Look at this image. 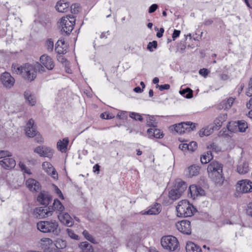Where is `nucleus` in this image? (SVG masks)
<instances>
[{
	"mask_svg": "<svg viewBox=\"0 0 252 252\" xmlns=\"http://www.w3.org/2000/svg\"><path fill=\"white\" fill-rule=\"evenodd\" d=\"M213 158L212 153L210 151H208L202 155L200 158V161L202 163L206 164L209 162Z\"/></svg>",
	"mask_w": 252,
	"mask_h": 252,
	"instance_id": "obj_35",
	"label": "nucleus"
},
{
	"mask_svg": "<svg viewBox=\"0 0 252 252\" xmlns=\"http://www.w3.org/2000/svg\"><path fill=\"white\" fill-rule=\"evenodd\" d=\"M164 29L162 28H161L159 30V31L157 32V36L158 38H160L162 36L163 33L164 32Z\"/></svg>",
	"mask_w": 252,
	"mask_h": 252,
	"instance_id": "obj_59",
	"label": "nucleus"
},
{
	"mask_svg": "<svg viewBox=\"0 0 252 252\" xmlns=\"http://www.w3.org/2000/svg\"><path fill=\"white\" fill-rule=\"evenodd\" d=\"M38 230L43 233H52L57 235L59 233V223L54 220L47 221H40L36 224Z\"/></svg>",
	"mask_w": 252,
	"mask_h": 252,
	"instance_id": "obj_3",
	"label": "nucleus"
},
{
	"mask_svg": "<svg viewBox=\"0 0 252 252\" xmlns=\"http://www.w3.org/2000/svg\"><path fill=\"white\" fill-rule=\"evenodd\" d=\"M163 133L158 129H155L153 131V137L156 138H161L163 137Z\"/></svg>",
	"mask_w": 252,
	"mask_h": 252,
	"instance_id": "obj_46",
	"label": "nucleus"
},
{
	"mask_svg": "<svg viewBox=\"0 0 252 252\" xmlns=\"http://www.w3.org/2000/svg\"><path fill=\"white\" fill-rule=\"evenodd\" d=\"M214 129H215V128H214V126H208L206 128L201 129L199 131V134L201 137L209 136L213 133Z\"/></svg>",
	"mask_w": 252,
	"mask_h": 252,
	"instance_id": "obj_34",
	"label": "nucleus"
},
{
	"mask_svg": "<svg viewBox=\"0 0 252 252\" xmlns=\"http://www.w3.org/2000/svg\"><path fill=\"white\" fill-rule=\"evenodd\" d=\"M66 233L68 236L71 239L74 240H79V236L75 233L73 230L70 228H67L66 229Z\"/></svg>",
	"mask_w": 252,
	"mask_h": 252,
	"instance_id": "obj_39",
	"label": "nucleus"
},
{
	"mask_svg": "<svg viewBox=\"0 0 252 252\" xmlns=\"http://www.w3.org/2000/svg\"><path fill=\"white\" fill-rule=\"evenodd\" d=\"M157 47V42L156 41H153L149 43L147 46V49L150 51H152V48H156Z\"/></svg>",
	"mask_w": 252,
	"mask_h": 252,
	"instance_id": "obj_50",
	"label": "nucleus"
},
{
	"mask_svg": "<svg viewBox=\"0 0 252 252\" xmlns=\"http://www.w3.org/2000/svg\"><path fill=\"white\" fill-rule=\"evenodd\" d=\"M237 170L240 174H245L248 173L249 171L248 163L244 160H241L239 162Z\"/></svg>",
	"mask_w": 252,
	"mask_h": 252,
	"instance_id": "obj_26",
	"label": "nucleus"
},
{
	"mask_svg": "<svg viewBox=\"0 0 252 252\" xmlns=\"http://www.w3.org/2000/svg\"><path fill=\"white\" fill-rule=\"evenodd\" d=\"M24 98L31 106H34L36 103V99L34 94H32L30 91H26L24 93Z\"/></svg>",
	"mask_w": 252,
	"mask_h": 252,
	"instance_id": "obj_28",
	"label": "nucleus"
},
{
	"mask_svg": "<svg viewBox=\"0 0 252 252\" xmlns=\"http://www.w3.org/2000/svg\"><path fill=\"white\" fill-rule=\"evenodd\" d=\"M134 91L137 93H140L142 92V90L139 87H135L134 89Z\"/></svg>",
	"mask_w": 252,
	"mask_h": 252,
	"instance_id": "obj_61",
	"label": "nucleus"
},
{
	"mask_svg": "<svg viewBox=\"0 0 252 252\" xmlns=\"http://www.w3.org/2000/svg\"><path fill=\"white\" fill-rule=\"evenodd\" d=\"M53 211L49 208L46 207H37L33 211V215L35 218L38 219H43L52 216Z\"/></svg>",
	"mask_w": 252,
	"mask_h": 252,
	"instance_id": "obj_10",
	"label": "nucleus"
},
{
	"mask_svg": "<svg viewBox=\"0 0 252 252\" xmlns=\"http://www.w3.org/2000/svg\"><path fill=\"white\" fill-rule=\"evenodd\" d=\"M235 98L230 97L227 99H224L219 104L218 107L220 109L227 110L230 109L234 103Z\"/></svg>",
	"mask_w": 252,
	"mask_h": 252,
	"instance_id": "obj_22",
	"label": "nucleus"
},
{
	"mask_svg": "<svg viewBox=\"0 0 252 252\" xmlns=\"http://www.w3.org/2000/svg\"><path fill=\"white\" fill-rule=\"evenodd\" d=\"M83 235L85 237V238L88 241H90L93 243H95V240L94 239V238L93 237L92 235H91L89 233V232L87 230H84L83 232Z\"/></svg>",
	"mask_w": 252,
	"mask_h": 252,
	"instance_id": "obj_41",
	"label": "nucleus"
},
{
	"mask_svg": "<svg viewBox=\"0 0 252 252\" xmlns=\"http://www.w3.org/2000/svg\"><path fill=\"white\" fill-rule=\"evenodd\" d=\"M69 4L63 1H59L57 2L56 8L59 12H66L68 9Z\"/></svg>",
	"mask_w": 252,
	"mask_h": 252,
	"instance_id": "obj_32",
	"label": "nucleus"
},
{
	"mask_svg": "<svg viewBox=\"0 0 252 252\" xmlns=\"http://www.w3.org/2000/svg\"><path fill=\"white\" fill-rule=\"evenodd\" d=\"M0 165L4 169H10L15 166L16 162L14 158L11 157H7L0 160Z\"/></svg>",
	"mask_w": 252,
	"mask_h": 252,
	"instance_id": "obj_20",
	"label": "nucleus"
},
{
	"mask_svg": "<svg viewBox=\"0 0 252 252\" xmlns=\"http://www.w3.org/2000/svg\"><path fill=\"white\" fill-rule=\"evenodd\" d=\"M162 247L169 252H176L179 250V244L177 239L173 236L168 235L161 239Z\"/></svg>",
	"mask_w": 252,
	"mask_h": 252,
	"instance_id": "obj_6",
	"label": "nucleus"
},
{
	"mask_svg": "<svg viewBox=\"0 0 252 252\" xmlns=\"http://www.w3.org/2000/svg\"><path fill=\"white\" fill-rule=\"evenodd\" d=\"M161 211V205L158 203H156L153 206L147 211H142V215H156L158 214Z\"/></svg>",
	"mask_w": 252,
	"mask_h": 252,
	"instance_id": "obj_24",
	"label": "nucleus"
},
{
	"mask_svg": "<svg viewBox=\"0 0 252 252\" xmlns=\"http://www.w3.org/2000/svg\"><path fill=\"white\" fill-rule=\"evenodd\" d=\"M55 245L57 249H62L65 248L66 247L67 242L65 240L63 239L58 238L55 241Z\"/></svg>",
	"mask_w": 252,
	"mask_h": 252,
	"instance_id": "obj_36",
	"label": "nucleus"
},
{
	"mask_svg": "<svg viewBox=\"0 0 252 252\" xmlns=\"http://www.w3.org/2000/svg\"><path fill=\"white\" fill-rule=\"evenodd\" d=\"M186 250L187 252H202L201 248L191 242H189L187 243Z\"/></svg>",
	"mask_w": 252,
	"mask_h": 252,
	"instance_id": "obj_31",
	"label": "nucleus"
},
{
	"mask_svg": "<svg viewBox=\"0 0 252 252\" xmlns=\"http://www.w3.org/2000/svg\"><path fill=\"white\" fill-rule=\"evenodd\" d=\"M0 81L3 87L7 89L11 88L14 85L15 82L14 77L7 72H5L1 74Z\"/></svg>",
	"mask_w": 252,
	"mask_h": 252,
	"instance_id": "obj_9",
	"label": "nucleus"
},
{
	"mask_svg": "<svg viewBox=\"0 0 252 252\" xmlns=\"http://www.w3.org/2000/svg\"><path fill=\"white\" fill-rule=\"evenodd\" d=\"M209 177L216 185L221 186L224 181L222 175V165L221 163L213 161L209 163L207 167Z\"/></svg>",
	"mask_w": 252,
	"mask_h": 252,
	"instance_id": "obj_2",
	"label": "nucleus"
},
{
	"mask_svg": "<svg viewBox=\"0 0 252 252\" xmlns=\"http://www.w3.org/2000/svg\"><path fill=\"white\" fill-rule=\"evenodd\" d=\"M55 188V191L56 194L58 195L59 197L62 199H64L63 195L61 191V190L56 186H54Z\"/></svg>",
	"mask_w": 252,
	"mask_h": 252,
	"instance_id": "obj_51",
	"label": "nucleus"
},
{
	"mask_svg": "<svg viewBox=\"0 0 252 252\" xmlns=\"http://www.w3.org/2000/svg\"><path fill=\"white\" fill-rule=\"evenodd\" d=\"M68 143V138H64L62 140H60L57 144V149L62 153H65L67 151Z\"/></svg>",
	"mask_w": 252,
	"mask_h": 252,
	"instance_id": "obj_27",
	"label": "nucleus"
},
{
	"mask_svg": "<svg viewBox=\"0 0 252 252\" xmlns=\"http://www.w3.org/2000/svg\"><path fill=\"white\" fill-rule=\"evenodd\" d=\"M129 117L135 120H138L139 121H142L143 120L142 116L139 113L132 112L129 114Z\"/></svg>",
	"mask_w": 252,
	"mask_h": 252,
	"instance_id": "obj_44",
	"label": "nucleus"
},
{
	"mask_svg": "<svg viewBox=\"0 0 252 252\" xmlns=\"http://www.w3.org/2000/svg\"><path fill=\"white\" fill-rule=\"evenodd\" d=\"M75 20L72 16L62 17L58 23V26L62 32L69 34L73 30Z\"/></svg>",
	"mask_w": 252,
	"mask_h": 252,
	"instance_id": "obj_7",
	"label": "nucleus"
},
{
	"mask_svg": "<svg viewBox=\"0 0 252 252\" xmlns=\"http://www.w3.org/2000/svg\"><path fill=\"white\" fill-rule=\"evenodd\" d=\"M227 118V114H221L220 115L214 122V128L215 130L219 129L222 126V124L226 121Z\"/></svg>",
	"mask_w": 252,
	"mask_h": 252,
	"instance_id": "obj_23",
	"label": "nucleus"
},
{
	"mask_svg": "<svg viewBox=\"0 0 252 252\" xmlns=\"http://www.w3.org/2000/svg\"><path fill=\"white\" fill-rule=\"evenodd\" d=\"M155 129V127H153V128H150L148 129L147 133L148 134V136L149 138H153V131Z\"/></svg>",
	"mask_w": 252,
	"mask_h": 252,
	"instance_id": "obj_58",
	"label": "nucleus"
},
{
	"mask_svg": "<svg viewBox=\"0 0 252 252\" xmlns=\"http://www.w3.org/2000/svg\"><path fill=\"white\" fill-rule=\"evenodd\" d=\"M246 94L249 96H252V77L249 81L248 87L246 91Z\"/></svg>",
	"mask_w": 252,
	"mask_h": 252,
	"instance_id": "obj_47",
	"label": "nucleus"
},
{
	"mask_svg": "<svg viewBox=\"0 0 252 252\" xmlns=\"http://www.w3.org/2000/svg\"><path fill=\"white\" fill-rule=\"evenodd\" d=\"M46 47L48 52H51L54 48V42L51 39H48L46 42Z\"/></svg>",
	"mask_w": 252,
	"mask_h": 252,
	"instance_id": "obj_42",
	"label": "nucleus"
},
{
	"mask_svg": "<svg viewBox=\"0 0 252 252\" xmlns=\"http://www.w3.org/2000/svg\"><path fill=\"white\" fill-rule=\"evenodd\" d=\"M154 84H158L159 82V79L158 77H155L153 80Z\"/></svg>",
	"mask_w": 252,
	"mask_h": 252,
	"instance_id": "obj_64",
	"label": "nucleus"
},
{
	"mask_svg": "<svg viewBox=\"0 0 252 252\" xmlns=\"http://www.w3.org/2000/svg\"><path fill=\"white\" fill-rule=\"evenodd\" d=\"M247 106L249 109L252 108V99H251L249 102L247 103Z\"/></svg>",
	"mask_w": 252,
	"mask_h": 252,
	"instance_id": "obj_62",
	"label": "nucleus"
},
{
	"mask_svg": "<svg viewBox=\"0 0 252 252\" xmlns=\"http://www.w3.org/2000/svg\"><path fill=\"white\" fill-rule=\"evenodd\" d=\"M13 73L20 75L23 78L28 81H32L36 77V71L42 73L45 69L39 63L34 65L25 63L22 65L18 64H13L11 66Z\"/></svg>",
	"mask_w": 252,
	"mask_h": 252,
	"instance_id": "obj_1",
	"label": "nucleus"
},
{
	"mask_svg": "<svg viewBox=\"0 0 252 252\" xmlns=\"http://www.w3.org/2000/svg\"><path fill=\"white\" fill-rule=\"evenodd\" d=\"M39 63L44 68H47L49 70H52L54 66L55 63L52 58L46 54L42 55L40 58Z\"/></svg>",
	"mask_w": 252,
	"mask_h": 252,
	"instance_id": "obj_15",
	"label": "nucleus"
},
{
	"mask_svg": "<svg viewBox=\"0 0 252 252\" xmlns=\"http://www.w3.org/2000/svg\"><path fill=\"white\" fill-rule=\"evenodd\" d=\"M146 117V123L148 126L156 127L157 126V122L155 119V117L152 116L145 115Z\"/></svg>",
	"mask_w": 252,
	"mask_h": 252,
	"instance_id": "obj_37",
	"label": "nucleus"
},
{
	"mask_svg": "<svg viewBox=\"0 0 252 252\" xmlns=\"http://www.w3.org/2000/svg\"><path fill=\"white\" fill-rule=\"evenodd\" d=\"M52 199L51 196L48 192L41 191L37 196L38 202L43 205H48Z\"/></svg>",
	"mask_w": 252,
	"mask_h": 252,
	"instance_id": "obj_18",
	"label": "nucleus"
},
{
	"mask_svg": "<svg viewBox=\"0 0 252 252\" xmlns=\"http://www.w3.org/2000/svg\"><path fill=\"white\" fill-rule=\"evenodd\" d=\"M34 152L40 157H46L51 158L54 154V151L50 147L45 146H39L36 147Z\"/></svg>",
	"mask_w": 252,
	"mask_h": 252,
	"instance_id": "obj_13",
	"label": "nucleus"
},
{
	"mask_svg": "<svg viewBox=\"0 0 252 252\" xmlns=\"http://www.w3.org/2000/svg\"><path fill=\"white\" fill-rule=\"evenodd\" d=\"M19 165L22 171H23L25 173H27L28 174H31L30 169L26 167V166L24 164L23 162L20 161L19 163Z\"/></svg>",
	"mask_w": 252,
	"mask_h": 252,
	"instance_id": "obj_49",
	"label": "nucleus"
},
{
	"mask_svg": "<svg viewBox=\"0 0 252 252\" xmlns=\"http://www.w3.org/2000/svg\"><path fill=\"white\" fill-rule=\"evenodd\" d=\"M52 211H56L60 214L64 209L63 205L62 203L57 199H55L53 204Z\"/></svg>",
	"mask_w": 252,
	"mask_h": 252,
	"instance_id": "obj_33",
	"label": "nucleus"
},
{
	"mask_svg": "<svg viewBox=\"0 0 252 252\" xmlns=\"http://www.w3.org/2000/svg\"><path fill=\"white\" fill-rule=\"evenodd\" d=\"M158 7V5L157 4H153L149 9V13H152L155 12Z\"/></svg>",
	"mask_w": 252,
	"mask_h": 252,
	"instance_id": "obj_54",
	"label": "nucleus"
},
{
	"mask_svg": "<svg viewBox=\"0 0 252 252\" xmlns=\"http://www.w3.org/2000/svg\"><path fill=\"white\" fill-rule=\"evenodd\" d=\"M160 91H162L164 90H168L170 88V85L168 84H164L162 85H158Z\"/></svg>",
	"mask_w": 252,
	"mask_h": 252,
	"instance_id": "obj_55",
	"label": "nucleus"
},
{
	"mask_svg": "<svg viewBox=\"0 0 252 252\" xmlns=\"http://www.w3.org/2000/svg\"><path fill=\"white\" fill-rule=\"evenodd\" d=\"M188 150L190 152L194 151L197 148V143L196 142L191 141L188 143Z\"/></svg>",
	"mask_w": 252,
	"mask_h": 252,
	"instance_id": "obj_43",
	"label": "nucleus"
},
{
	"mask_svg": "<svg viewBox=\"0 0 252 252\" xmlns=\"http://www.w3.org/2000/svg\"><path fill=\"white\" fill-rule=\"evenodd\" d=\"M187 188V185L184 182H179L168 193L169 197L172 200H176L180 197L182 194Z\"/></svg>",
	"mask_w": 252,
	"mask_h": 252,
	"instance_id": "obj_8",
	"label": "nucleus"
},
{
	"mask_svg": "<svg viewBox=\"0 0 252 252\" xmlns=\"http://www.w3.org/2000/svg\"><path fill=\"white\" fill-rule=\"evenodd\" d=\"M209 73V71L206 68L201 69L199 71V74L204 77H206Z\"/></svg>",
	"mask_w": 252,
	"mask_h": 252,
	"instance_id": "obj_52",
	"label": "nucleus"
},
{
	"mask_svg": "<svg viewBox=\"0 0 252 252\" xmlns=\"http://www.w3.org/2000/svg\"><path fill=\"white\" fill-rule=\"evenodd\" d=\"M12 154L8 151H0V159H4L7 157H11Z\"/></svg>",
	"mask_w": 252,
	"mask_h": 252,
	"instance_id": "obj_45",
	"label": "nucleus"
},
{
	"mask_svg": "<svg viewBox=\"0 0 252 252\" xmlns=\"http://www.w3.org/2000/svg\"><path fill=\"white\" fill-rule=\"evenodd\" d=\"M26 184L31 191H36L40 188L39 183L33 179H29L27 180Z\"/></svg>",
	"mask_w": 252,
	"mask_h": 252,
	"instance_id": "obj_25",
	"label": "nucleus"
},
{
	"mask_svg": "<svg viewBox=\"0 0 252 252\" xmlns=\"http://www.w3.org/2000/svg\"><path fill=\"white\" fill-rule=\"evenodd\" d=\"M194 127V124L189 122L181 123L174 126L175 130L180 134L186 132H190L192 130Z\"/></svg>",
	"mask_w": 252,
	"mask_h": 252,
	"instance_id": "obj_11",
	"label": "nucleus"
},
{
	"mask_svg": "<svg viewBox=\"0 0 252 252\" xmlns=\"http://www.w3.org/2000/svg\"><path fill=\"white\" fill-rule=\"evenodd\" d=\"M239 191L246 193L252 191V182L249 180H243L238 182L236 186Z\"/></svg>",
	"mask_w": 252,
	"mask_h": 252,
	"instance_id": "obj_14",
	"label": "nucleus"
},
{
	"mask_svg": "<svg viewBox=\"0 0 252 252\" xmlns=\"http://www.w3.org/2000/svg\"><path fill=\"white\" fill-rule=\"evenodd\" d=\"M126 112L121 111L118 113L117 117L120 119H124L126 117Z\"/></svg>",
	"mask_w": 252,
	"mask_h": 252,
	"instance_id": "obj_53",
	"label": "nucleus"
},
{
	"mask_svg": "<svg viewBox=\"0 0 252 252\" xmlns=\"http://www.w3.org/2000/svg\"><path fill=\"white\" fill-rule=\"evenodd\" d=\"M100 117H101V118H102L103 119L108 120V119H111L114 118V116L110 113H109L107 112H104V113L101 114Z\"/></svg>",
	"mask_w": 252,
	"mask_h": 252,
	"instance_id": "obj_48",
	"label": "nucleus"
},
{
	"mask_svg": "<svg viewBox=\"0 0 252 252\" xmlns=\"http://www.w3.org/2000/svg\"><path fill=\"white\" fill-rule=\"evenodd\" d=\"M179 93L187 98H191L192 97V91L189 88L180 90Z\"/></svg>",
	"mask_w": 252,
	"mask_h": 252,
	"instance_id": "obj_38",
	"label": "nucleus"
},
{
	"mask_svg": "<svg viewBox=\"0 0 252 252\" xmlns=\"http://www.w3.org/2000/svg\"><path fill=\"white\" fill-rule=\"evenodd\" d=\"M189 190L191 197L194 199L198 196H202L205 195V191L199 186L195 185H192L189 188Z\"/></svg>",
	"mask_w": 252,
	"mask_h": 252,
	"instance_id": "obj_16",
	"label": "nucleus"
},
{
	"mask_svg": "<svg viewBox=\"0 0 252 252\" xmlns=\"http://www.w3.org/2000/svg\"><path fill=\"white\" fill-rule=\"evenodd\" d=\"M248 213L252 217V202L249 204V209L248 210Z\"/></svg>",
	"mask_w": 252,
	"mask_h": 252,
	"instance_id": "obj_60",
	"label": "nucleus"
},
{
	"mask_svg": "<svg viewBox=\"0 0 252 252\" xmlns=\"http://www.w3.org/2000/svg\"><path fill=\"white\" fill-rule=\"evenodd\" d=\"M236 127H238V131L244 132L248 128V126L247 123L244 121H238L237 122L231 123L229 122L227 125V130L222 129L220 131V135L222 136L227 137L229 136L228 131L235 132L237 131Z\"/></svg>",
	"mask_w": 252,
	"mask_h": 252,
	"instance_id": "obj_5",
	"label": "nucleus"
},
{
	"mask_svg": "<svg viewBox=\"0 0 252 252\" xmlns=\"http://www.w3.org/2000/svg\"><path fill=\"white\" fill-rule=\"evenodd\" d=\"M180 34V31L178 30H175L172 34V38L173 40H175L177 37H178Z\"/></svg>",
	"mask_w": 252,
	"mask_h": 252,
	"instance_id": "obj_56",
	"label": "nucleus"
},
{
	"mask_svg": "<svg viewBox=\"0 0 252 252\" xmlns=\"http://www.w3.org/2000/svg\"><path fill=\"white\" fill-rule=\"evenodd\" d=\"M34 121L30 119L27 124L26 133L29 137H33L36 134V131L34 126Z\"/></svg>",
	"mask_w": 252,
	"mask_h": 252,
	"instance_id": "obj_21",
	"label": "nucleus"
},
{
	"mask_svg": "<svg viewBox=\"0 0 252 252\" xmlns=\"http://www.w3.org/2000/svg\"><path fill=\"white\" fill-rule=\"evenodd\" d=\"M58 217L60 221L64 225L68 227H70L73 225V220L68 213H62L58 215Z\"/></svg>",
	"mask_w": 252,
	"mask_h": 252,
	"instance_id": "obj_19",
	"label": "nucleus"
},
{
	"mask_svg": "<svg viewBox=\"0 0 252 252\" xmlns=\"http://www.w3.org/2000/svg\"><path fill=\"white\" fill-rule=\"evenodd\" d=\"M179 147L182 151H185L186 150H188V143H182L179 145Z\"/></svg>",
	"mask_w": 252,
	"mask_h": 252,
	"instance_id": "obj_57",
	"label": "nucleus"
},
{
	"mask_svg": "<svg viewBox=\"0 0 252 252\" xmlns=\"http://www.w3.org/2000/svg\"><path fill=\"white\" fill-rule=\"evenodd\" d=\"M94 172H95L96 171H99V166L98 164H95L94 166Z\"/></svg>",
	"mask_w": 252,
	"mask_h": 252,
	"instance_id": "obj_63",
	"label": "nucleus"
},
{
	"mask_svg": "<svg viewBox=\"0 0 252 252\" xmlns=\"http://www.w3.org/2000/svg\"><path fill=\"white\" fill-rule=\"evenodd\" d=\"M64 40L63 39L59 40L55 45V51L59 54H63L66 52L65 49Z\"/></svg>",
	"mask_w": 252,
	"mask_h": 252,
	"instance_id": "obj_29",
	"label": "nucleus"
},
{
	"mask_svg": "<svg viewBox=\"0 0 252 252\" xmlns=\"http://www.w3.org/2000/svg\"><path fill=\"white\" fill-rule=\"evenodd\" d=\"M42 169L46 172L48 175H51L54 179L58 178L57 173L53 166V165L49 162L45 161L42 164Z\"/></svg>",
	"mask_w": 252,
	"mask_h": 252,
	"instance_id": "obj_17",
	"label": "nucleus"
},
{
	"mask_svg": "<svg viewBox=\"0 0 252 252\" xmlns=\"http://www.w3.org/2000/svg\"><path fill=\"white\" fill-rule=\"evenodd\" d=\"M79 248L84 251L83 252L89 251L90 249H93L92 246L87 242H81L79 245Z\"/></svg>",
	"mask_w": 252,
	"mask_h": 252,
	"instance_id": "obj_40",
	"label": "nucleus"
},
{
	"mask_svg": "<svg viewBox=\"0 0 252 252\" xmlns=\"http://www.w3.org/2000/svg\"><path fill=\"white\" fill-rule=\"evenodd\" d=\"M199 171L200 167L199 166L192 165L187 169V175L189 177L197 176L199 174Z\"/></svg>",
	"mask_w": 252,
	"mask_h": 252,
	"instance_id": "obj_30",
	"label": "nucleus"
},
{
	"mask_svg": "<svg viewBox=\"0 0 252 252\" xmlns=\"http://www.w3.org/2000/svg\"><path fill=\"white\" fill-rule=\"evenodd\" d=\"M177 229L183 234L189 235L191 234V228L190 222L188 220H182L176 223Z\"/></svg>",
	"mask_w": 252,
	"mask_h": 252,
	"instance_id": "obj_12",
	"label": "nucleus"
},
{
	"mask_svg": "<svg viewBox=\"0 0 252 252\" xmlns=\"http://www.w3.org/2000/svg\"><path fill=\"white\" fill-rule=\"evenodd\" d=\"M177 216L180 217H191L195 211L193 205L187 200H182L179 202L176 207Z\"/></svg>",
	"mask_w": 252,
	"mask_h": 252,
	"instance_id": "obj_4",
	"label": "nucleus"
}]
</instances>
